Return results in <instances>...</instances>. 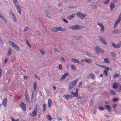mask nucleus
Instances as JSON below:
<instances>
[{
	"mask_svg": "<svg viewBox=\"0 0 121 121\" xmlns=\"http://www.w3.org/2000/svg\"><path fill=\"white\" fill-rule=\"evenodd\" d=\"M46 116L48 120L51 121L52 119V118L49 115H47Z\"/></svg>",
	"mask_w": 121,
	"mask_h": 121,
	"instance_id": "nucleus-32",
	"label": "nucleus"
},
{
	"mask_svg": "<svg viewBox=\"0 0 121 121\" xmlns=\"http://www.w3.org/2000/svg\"><path fill=\"white\" fill-rule=\"evenodd\" d=\"M99 108L101 110H104V108L102 107H99Z\"/></svg>",
	"mask_w": 121,
	"mask_h": 121,
	"instance_id": "nucleus-53",
	"label": "nucleus"
},
{
	"mask_svg": "<svg viewBox=\"0 0 121 121\" xmlns=\"http://www.w3.org/2000/svg\"><path fill=\"white\" fill-rule=\"evenodd\" d=\"M1 42L3 44H4V41L3 39H2L1 41Z\"/></svg>",
	"mask_w": 121,
	"mask_h": 121,
	"instance_id": "nucleus-64",
	"label": "nucleus"
},
{
	"mask_svg": "<svg viewBox=\"0 0 121 121\" xmlns=\"http://www.w3.org/2000/svg\"><path fill=\"white\" fill-rule=\"evenodd\" d=\"M90 78H91L93 79H95V76L93 73H91L87 76L88 79H89Z\"/></svg>",
	"mask_w": 121,
	"mask_h": 121,
	"instance_id": "nucleus-12",
	"label": "nucleus"
},
{
	"mask_svg": "<svg viewBox=\"0 0 121 121\" xmlns=\"http://www.w3.org/2000/svg\"><path fill=\"white\" fill-rule=\"evenodd\" d=\"M78 80V78H77L76 80L70 82L69 84L68 90V91L70 90L73 88L75 86V84L77 82Z\"/></svg>",
	"mask_w": 121,
	"mask_h": 121,
	"instance_id": "nucleus-1",
	"label": "nucleus"
},
{
	"mask_svg": "<svg viewBox=\"0 0 121 121\" xmlns=\"http://www.w3.org/2000/svg\"><path fill=\"white\" fill-rule=\"evenodd\" d=\"M40 53L43 55H45V52L42 49H40Z\"/></svg>",
	"mask_w": 121,
	"mask_h": 121,
	"instance_id": "nucleus-38",
	"label": "nucleus"
},
{
	"mask_svg": "<svg viewBox=\"0 0 121 121\" xmlns=\"http://www.w3.org/2000/svg\"><path fill=\"white\" fill-rule=\"evenodd\" d=\"M104 66L105 67V68H104L105 69V70H106V71H108L109 69V68L108 67H106V66Z\"/></svg>",
	"mask_w": 121,
	"mask_h": 121,
	"instance_id": "nucleus-50",
	"label": "nucleus"
},
{
	"mask_svg": "<svg viewBox=\"0 0 121 121\" xmlns=\"http://www.w3.org/2000/svg\"><path fill=\"white\" fill-rule=\"evenodd\" d=\"M103 74L105 75L106 76H107L108 73L107 72V71H106V70H104V71L103 73Z\"/></svg>",
	"mask_w": 121,
	"mask_h": 121,
	"instance_id": "nucleus-44",
	"label": "nucleus"
},
{
	"mask_svg": "<svg viewBox=\"0 0 121 121\" xmlns=\"http://www.w3.org/2000/svg\"><path fill=\"white\" fill-rule=\"evenodd\" d=\"M95 64L97 65L98 66L101 67L103 68H105V67L104 66V65H99V64L97 63H96Z\"/></svg>",
	"mask_w": 121,
	"mask_h": 121,
	"instance_id": "nucleus-36",
	"label": "nucleus"
},
{
	"mask_svg": "<svg viewBox=\"0 0 121 121\" xmlns=\"http://www.w3.org/2000/svg\"><path fill=\"white\" fill-rule=\"evenodd\" d=\"M17 8V10L18 12L20 15L21 14V10L20 6L16 7Z\"/></svg>",
	"mask_w": 121,
	"mask_h": 121,
	"instance_id": "nucleus-17",
	"label": "nucleus"
},
{
	"mask_svg": "<svg viewBox=\"0 0 121 121\" xmlns=\"http://www.w3.org/2000/svg\"><path fill=\"white\" fill-rule=\"evenodd\" d=\"M97 24L99 25L100 26V27H101L104 26L103 25L102 23H97Z\"/></svg>",
	"mask_w": 121,
	"mask_h": 121,
	"instance_id": "nucleus-47",
	"label": "nucleus"
},
{
	"mask_svg": "<svg viewBox=\"0 0 121 121\" xmlns=\"http://www.w3.org/2000/svg\"><path fill=\"white\" fill-rule=\"evenodd\" d=\"M11 51V48H9V49L8 53L7 54V56H9L11 55L12 54Z\"/></svg>",
	"mask_w": 121,
	"mask_h": 121,
	"instance_id": "nucleus-23",
	"label": "nucleus"
},
{
	"mask_svg": "<svg viewBox=\"0 0 121 121\" xmlns=\"http://www.w3.org/2000/svg\"><path fill=\"white\" fill-rule=\"evenodd\" d=\"M119 31L118 30L116 29L112 31V33L114 34H118L120 33Z\"/></svg>",
	"mask_w": 121,
	"mask_h": 121,
	"instance_id": "nucleus-24",
	"label": "nucleus"
},
{
	"mask_svg": "<svg viewBox=\"0 0 121 121\" xmlns=\"http://www.w3.org/2000/svg\"><path fill=\"white\" fill-rule=\"evenodd\" d=\"M61 30L60 31H67V29L66 28L63 29L62 28V29H61Z\"/></svg>",
	"mask_w": 121,
	"mask_h": 121,
	"instance_id": "nucleus-49",
	"label": "nucleus"
},
{
	"mask_svg": "<svg viewBox=\"0 0 121 121\" xmlns=\"http://www.w3.org/2000/svg\"><path fill=\"white\" fill-rule=\"evenodd\" d=\"M112 45H113V46L114 47V48H119V47H117V45H115L113 43H112Z\"/></svg>",
	"mask_w": 121,
	"mask_h": 121,
	"instance_id": "nucleus-43",
	"label": "nucleus"
},
{
	"mask_svg": "<svg viewBox=\"0 0 121 121\" xmlns=\"http://www.w3.org/2000/svg\"><path fill=\"white\" fill-rule=\"evenodd\" d=\"M69 76V74L68 73H67L64 74V75H63L60 78V80L62 81L64 80L67 77Z\"/></svg>",
	"mask_w": 121,
	"mask_h": 121,
	"instance_id": "nucleus-7",
	"label": "nucleus"
},
{
	"mask_svg": "<svg viewBox=\"0 0 121 121\" xmlns=\"http://www.w3.org/2000/svg\"><path fill=\"white\" fill-rule=\"evenodd\" d=\"M119 99L117 97H115L113 99V101L114 102H115L118 101L119 100Z\"/></svg>",
	"mask_w": 121,
	"mask_h": 121,
	"instance_id": "nucleus-31",
	"label": "nucleus"
},
{
	"mask_svg": "<svg viewBox=\"0 0 121 121\" xmlns=\"http://www.w3.org/2000/svg\"><path fill=\"white\" fill-rule=\"evenodd\" d=\"M13 21H15V22H17V20L16 17L14 18H13Z\"/></svg>",
	"mask_w": 121,
	"mask_h": 121,
	"instance_id": "nucleus-62",
	"label": "nucleus"
},
{
	"mask_svg": "<svg viewBox=\"0 0 121 121\" xmlns=\"http://www.w3.org/2000/svg\"><path fill=\"white\" fill-rule=\"evenodd\" d=\"M9 43L10 44H12V46L14 48L16 47L17 46L16 44H15L12 41H9Z\"/></svg>",
	"mask_w": 121,
	"mask_h": 121,
	"instance_id": "nucleus-22",
	"label": "nucleus"
},
{
	"mask_svg": "<svg viewBox=\"0 0 121 121\" xmlns=\"http://www.w3.org/2000/svg\"><path fill=\"white\" fill-rule=\"evenodd\" d=\"M121 21V20L118 19L116 20L115 23V24L114 25V28H115L116 27L118 24Z\"/></svg>",
	"mask_w": 121,
	"mask_h": 121,
	"instance_id": "nucleus-15",
	"label": "nucleus"
},
{
	"mask_svg": "<svg viewBox=\"0 0 121 121\" xmlns=\"http://www.w3.org/2000/svg\"><path fill=\"white\" fill-rule=\"evenodd\" d=\"M110 54L113 58H116V55L114 52H111L110 53Z\"/></svg>",
	"mask_w": 121,
	"mask_h": 121,
	"instance_id": "nucleus-26",
	"label": "nucleus"
},
{
	"mask_svg": "<svg viewBox=\"0 0 121 121\" xmlns=\"http://www.w3.org/2000/svg\"><path fill=\"white\" fill-rule=\"evenodd\" d=\"M95 50L96 52L99 54V52L104 53V51L101 48L98 46H96L95 48Z\"/></svg>",
	"mask_w": 121,
	"mask_h": 121,
	"instance_id": "nucleus-4",
	"label": "nucleus"
},
{
	"mask_svg": "<svg viewBox=\"0 0 121 121\" xmlns=\"http://www.w3.org/2000/svg\"><path fill=\"white\" fill-rule=\"evenodd\" d=\"M71 67L73 70L75 69L76 68V67L73 65H71Z\"/></svg>",
	"mask_w": 121,
	"mask_h": 121,
	"instance_id": "nucleus-40",
	"label": "nucleus"
},
{
	"mask_svg": "<svg viewBox=\"0 0 121 121\" xmlns=\"http://www.w3.org/2000/svg\"><path fill=\"white\" fill-rule=\"evenodd\" d=\"M37 105L36 107L35 108V109L33 111L31 114V115L34 117H35L37 115Z\"/></svg>",
	"mask_w": 121,
	"mask_h": 121,
	"instance_id": "nucleus-10",
	"label": "nucleus"
},
{
	"mask_svg": "<svg viewBox=\"0 0 121 121\" xmlns=\"http://www.w3.org/2000/svg\"><path fill=\"white\" fill-rule=\"evenodd\" d=\"M110 0H106L103 2V3L105 4H107L109 2Z\"/></svg>",
	"mask_w": 121,
	"mask_h": 121,
	"instance_id": "nucleus-35",
	"label": "nucleus"
},
{
	"mask_svg": "<svg viewBox=\"0 0 121 121\" xmlns=\"http://www.w3.org/2000/svg\"><path fill=\"white\" fill-rule=\"evenodd\" d=\"M28 76H26L25 75H24V79H26H26H28Z\"/></svg>",
	"mask_w": 121,
	"mask_h": 121,
	"instance_id": "nucleus-61",
	"label": "nucleus"
},
{
	"mask_svg": "<svg viewBox=\"0 0 121 121\" xmlns=\"http://www.w3.org/2000/svg\"><path fill=\"white\" fill-rule=\"evenodd\" d=\"M72 60H73V62L74 63H77L78 64L79 61L78 59H72Z\"/></svg>",
	"mask_w": 121,
	"mask_h": 121,
	"instance_id": "nucleus-29",
	"label": "nucleus"
},
{
	"mask_svg": "<svg viewBox=\"0 0 121 121\" xmlns=\"http://www.w3.org/2000/svg\"><path fill=\"white\" fill-rule=\"evenodd\" d=\"M11 119L12 120V121H19L18 119H17V120H15L13 118H12Z\"/></svg>",
	"mask_w": 121,
	"mask_h": 121,
	"instance_id": "nucleus-55",
	"label": "nucleus"
},
{
	"mask_svg": "<svg viewBox=\"0 0 121 121\" xmlns=\"http://www.w3.org/2000/svg\"><path fill=\"white\" fill-rule=\"evenodd\" d=\"M62 29V27L60 26L57 27H54L51 29V30L54 32L60 31L61 29Z\"/></svg>",
	"mask_w": 121,
	"mask_h": 121,
	"instance_id": "nucleus-5",
	"label": "nucleus"
},
{
	"mask_svg": "<svg viewBox=\"0 0 121 121\" xmlns=\"http://www.w3.org/2000/svg\"><path fill=\"white\" fill-rule=\"evenodd\" d=\"M70 94L71 95H73L74 97H77L78 96V93H77L76 92L74 93L72 92H71Z\"/></svg>",
	"mask_w": 121,
	"mask_h": 121,
	"instance_id": "nucleus-20",
	"label": "nucleus"
},
{
	"mask_svg": "<svg viewBox=\"0 0 121 121\" xmlns=\"http://www.w3.org/2000/svg\"><path fill=\"white\" fill-rule=\"evenodd\" d=\"M34 87L35 90L37 87V83L34 82Z\"/></svg>",
	"mask_w": 121,
	"mask_h": 121,
	"instance_id": "nucleus-33",
	"label": "nucleus"
},
{
	"mask_svg": "<svg viewBox=\"0 0 121 121\" xmlns=\"http://www.w3.org/2000/svg\"><path fill=\"white\" fill-rule=\"evenodd\" d=\"M14 48L17 51H20V49L19 47L17 46Z\"/></svg>",
	"mask_w": 121,
	"mask_h": 121,
	"instance_id": "nucleus-41",
	"label": "nucleus"
},
{
	"mask_svg": "<svg viewBox=\"0 0 121 121\" xmlns=\"http://www.w3.org/2000/svg\"><path fill=\"white\" fill-rule=\"evenodd\" d=\"M110 91V93L112 95H115L116 94V93L115 92V91L113 90H111Z\"/></svg>",
	"mask_w": 121,
	"mask_h": 121,
	"instance_id": "nucleus-30",
	"label": "nucleus"
},
{
	"mask_svg": "<svg viewBox=\"0 0 121 121\" xmlns=\"http://www.w3.org/2000/svg\"><path fill=\"white\" fill-rule=\"evenodd\" d=\"M86 59H82L81 60V61L82 62H86Z\"/></svg>",
	"mask_w": 121,
	"mask_h": 121,
	"instance_id": "nucleus-60",
	"label": "nucleus"
},
{
	"mask_svg": "<svg viewBox=\"0 0 121 121\" xmlns=\"http://www.w3.org/2000/svg\"><path fill=\"white\" fill-rule=\"evenodd\" d=\"M118 87V83L117 82H114L113 86V87L114 89H117Z\"/></svg>",
	"mask_w": 121,
	"mask_h": 121,
	"instance_id": "nucleus-18",
	"label": "nucleus"
},
{
	"mask_svg": "<svg viewBox=\"0 0 121 121\" xmlns=\"http://www.w3.org/2000/svg\"><path fill=\"white\" fill-rule=\"evenodd\" d=\"M84 27L83 26H80L78 25H76L74 26H70L69 29L73 30H76L78 29H82L83 27Z\"/></svg>",
	"mask_w": 121,
	"mask_h": 121,
	"instance_id": "nucleus-2",
	"label": "nucleus"
},
{
	"mask_svg": "<svg viewBox=\"0 0 121 121\" xmlns=\"http://www.w3.org/2000/svg\"><path fill=\"white\" fill-rule=\"evenodd\" d=\"M14 5L16 7L19 6V2L17 0H13Z\"/></svg>",
	"mask_w": 121,
	"mask_h": 121,
	"instance_id": "nucleus-14",
	"label": "nucleus"
},
{
	"mask_svg": "<svg viewBox=\"0 0 121 121\" xmlns=\"http://www.w3.org/2000/svg\"><path fill=\"white\" fill-rule=\"evenodd\" d=\"M29 29V28L28 26H26L24 29V32H25L27 30Z\"/></svg>",
	"mask_w": 121,
	"mask_h": 121,
	"instance_id": "nucleus-46",
	"label": "nucleus"
},
{
	"mask_svg": "<svg viewBox=\"0 0 121 121\" xmlns=\"http://www.w3.org/2000/svg\"><path fill=\"white\" fill-rule=\"evenodd\" d=\"M73 96L70 95L68 94H66V95H64L63 96V98L67 100L73 98Z\"/></svg>",
	"mask_w": 121,
	"mask_h": 121,
	"instance_id": "nucleus-9",
	"label": "nucleus"
},
{
	"mask_svg": "<svg viewBox=\"0 0 121 121\" xmlns=\"http://www.w3.org/2000/svg\"><path fill=\"white\" fill-rule=\"evenodd\" d=\"M75 16V15L74 13H73L71 15L68 16V18L69 19H71L74 18Z\"/></svg>",
	"mask_w": 121,
	"mask_h": 121,
	"instance_id": "nucleus-21",
	"label": "nucleus"
},
{
	"mask_svg": "<svg viewBox=\"0 0 121 121\" xmlns=\"http://www.w3.org/2000/svg\"><path fill=\"white\" fill-rule=\"evenodd\" d=\"M105 29L104 26L101 27V28L100 29V30L101 32H102L104 31V30Z\"/></svg>",
	"mask_w": 121,
	"mask_h": 121,
	"instance_id": "nucleus-45",
	"label": "nucleus"
},
{
	"mask_svg": "<svg viewBox=\"0 0 121 121\" xmlns=\"http://www.w3.org/2000/svg\"><path fill=\"white\" fill-rule=\"evenodd\" d=\"M61 59L62 60V61L63 62H65V60L64 58L62 57H61Z\"/></svg>",
	"mask_w": 121,
	"mask_h": 121,
	"instance_id": "nucleus-63",
	"label": "nucleus"
},
{
	"mask_svg": "<svg viewBox=\"0 0 121 121\" xmlns=\"http://www.w3.org/2000/svg\"><path fill=\"white\" fill-rule=\"evenodd\" d=\"M45 14L46 15V16L49 18H50L51 17V13L47 12H46L45 13Z\"/></svg>",
	"mask_w": 121,
	"mask_h": 121,
	"instance_id": "nucleus-25",
	"label": "nucleus"
},
{
	"mask_svg": "<svg viewBox=\"0 0 121 121\" xmlns=\"http://www.w3.org/2000/svg\"><path fill=\"white\" fill-rule=\"evenodd\" d=\"M115 6L114 3H111L110 4V8L111 10L113 9Z\"/></svg>",
	"mask_w": 121,
	"mask_h": 121,
	"instance_id": "nucleus-19",
	"label": "nucleus"
},
{
	"mask_svg": "<svg viewBox=\"0 0 121 121\" xmlns=\"http://www.w3.org/2000/svg\"><path fill=\"white\" fill-rule=\"evenodd\" d=\"M43 112H45L46 109V105L45 104H43Z\"/></svg>",
	"mask_w": 121,
	"mask_h": 121,
	"instance_id": "nucleus-28",
	"label": "nucleus"
},
{
	"mask_svg": "<svg viewBox=\"0 0 121 121\" xmlns=\"http://www.w3.org/2000/svg\"><path fill=\"white\" fill-rule=\"evenodd\" d=\"M104 107L107 109L108 111L110 112L111 110V107L109 105H106L104 106Z\"/></svg>",
	"mask_w": 121,
	"mask_h": 121,
	"instance_id": "nucleus-16",
	"label": "nucleus"
},
{
	"mask_svg": "<svg viewBox=\"0 0 121 121\" xmlns=\"http://www.w3.org/2000/svg\"><path fill=\"white\" fill-rule=\"evenodd\" d=\"M25 96L26 97V100L27 101H29L30 99L29 98V96L28 95V93L27 91H26L25 92Z\"/></svg>",
	"mask_w": 121,
	"mask_h": 121,
	"instance_id": "nucleus-11",
	"label": "nucleus"
},
{
	"mask_svg": "<svg viewBox=\"0 0 121 121\" xmlns=\"http://www.w3.org/2000/svg\"><path fill=\"white\" fill-rule=\"evenodd\" d=\"M92 60L91 59H86V62L88 64H90L92 63Z\"/></svg>",
	"mask_w": 121,
	"mask_h": 121,
	"instance_id": "nucleus-27",
	"label": "nucleus"
},
{
	"mask_svg": "<svg viewBox=\"0 0 121 121\" xmlns=\"http://www.w3.org/2000/svg\"><path fill=\"white\" fill-rule=\"evenodd\" d=\"M63 20L64 21V22H66V23H68V21L65 19H63Z\"/></svg>",
	"mask_w": 121,
	"mask_h": 121,
	"instance_id": "nucleus-56",
	"label": "nucleus"
},
{
	"mask_svg": "<svg viewBox=\"0 0 121 121\" xmlns=\"http://www.w3.org/2000/svg\"><path fill=\"white\" fill-rule=\"evenodd\" d=\"M104 61L105 63H109V60L108 58H106L104 59Z\"/></svg>",
	"mask_w": 121,
	"mask_h": 121,
	"instance_id": "nucleus-34",
	"label": "nucleus"
},
{
	"mask_svg": "<svg viewBox=\"0 0 121 121\" xmlns=\"http://www.w3.org/2000/svg\"><path fill=\"white\" fill-rule=\"evenodd\" d=\"M57 119L58 121H60L61 120L62 118L60 117H59L57 118Z\"/></svg>",
	"mask_w": 121,
	"mask_h": 121,
	"instance_id": "nucleus-59",
	"label": "nucleus"
},
{
	"mask_svg": "<svg viewBox=\"0 0 121 121\" xmlns=\"http://www.w3.org/2000/svg\"><path fill=\"white\" fill-rule=\"evenodd\" d=\"M82 82H80L79 83L78 85V86L79 88H80L81 87V86H82Z\"/></svg>",
	"mask_w": 121,
	"mask_h": 121,
	"instance_id": "nucleus-42",
	"label": "nucleus"
},
{
	"mask_svg": "<svg viewBox=\"0 0 121 121\" xmlns=\"http://www.w3.org/2000/svg\"><path fill=\"white\" fill-rule=\"evenodd\" d=\"M52 100L50 99H48V103L52 104Z\"/></svg>",
	"mask_w": 121,
	"mask_h": 121,
	"instance_id": "nucleus-54",
	"label": "nucleus"
},
{
	"mask_svg": "<svg viewBox=\"0 0 121 121\" xmlns=\"http://www.w3.org/2000/svg\"><path fill=\"white\" fill-rule=\"evenodd\" d=\"M10 13L12 15V16L14 15L13 12V11H12L11 9H10Z\"/></svg>",
	"mask_w": 121,
	"mask_h": 121,
	"instance_id": "nucleus-48",
	"label": "nucleus"
},
{
	"mask_svg": "<svg viewBox=\"0 0 121 121\" xmlns=\"http://www.w3.org/2000/svg\"><path fill=\"white\" fill-rule=\"evenodd\" d=\"M7 101V98H4L3 100V101L2 103V104L4 106H7L6 103Z\"/></svg>",
	"mask_w": 121,
	"mask_h": 121,
	"instance_id": "nucleus-13",
	"label": "nucleus"
},
{
	"mask_svg": "<svg viewBox=\"0 0 121 121\" xmlns=\"http://www.w3.org/2000/svg\"><path fill=\"white\" fill-rule=\"evenodd\" d=\"M26 44H27L30 47H31V46L30 45L29 42L28 41L27 39H26Z\"/></svg>",
	"mask_w": 121,
	"mask_h": 121,
	"instance_id": "nucleus-39",
	"label": "nucleus"
},
{
	"mask_svg": "<svg viewBox=\"0 0 121 121\" xmlns=\"http://www.w3.org/2000/svg\"><path fill=\"white\" fill-rule=\"evenodd\" d=\"M78 64H79L80 65H84V64L82 63V62H79V63H78Z\"/></svg>",
	"mask_w": 121,
	"mask_h": 121,
	"instance_id": "nucleus-57",
	"label": "nucleus"
},
{
	"mask_svg": "<svg viewBox=\"0 0 121 121\" xmlns=\"http://www.w3.org/2000/svg\"><path fill=\"white\" fill-rule=\"evenodd\" d=\"M35 77L37 79H39V80H40V78H39L38 77L37 75L36 74H35Z\"/></svg>",
	"mask_w": 121,
	"mask_h": 121,
	"instance_id": "nucleus-51",
	"label": "nucleus"
},
{
	"mask_svg": "<svg viewBox=\"0 0 121 121\" xmlns=\"http://www.w3.org/2000/svg\"><path fill=\"white\" fill-rule=\"evenodd\" d=\"M20 106L23 110L25 111L26 110V104L23 102L21 103L20 104Z\"/></svg>",
	"mask_w": 121,
	"mask_h": 121,
	"instance_id": "nucleus-8",
	"label": "nucleus"
},
{
	"mask_svg": "<svg viewBox=\"0 0 121 121\" xmlns=\"http://www.w3.org/2000/svg\"><path fill=\"white\" fill-rule=\"evenodd\" d=\"M76 14L78 17L82 19H83L87 16L86 14L82 13L80 12H77L76 13Z\"/></svg>",
	"mask_w": 121,
	"mask_h": 121,
	"instance_id": "nucleus-3",
	"label": "nucleus"
},
{
	"mask_svg": "<svg viewBox=\"0 0 121 121\" xmlns=\"http://www.w3.org/2000/svg\"><path fill=\"white\" fill-rule=\"evenodd\" d=\"M120 75V74H119L115 73L113 75V77L115 78H116L117 77H119V76Z\"/></svg>",
	"mask_w": 121,
	"mask_h": 121,
	"instance_id": "nucleus-37",
	"label": "nucleus"
},
{
	"mask_svg": "<svg viewBox=\"0 0 121 121\" xmlns=\"http://www.w3.org/2000/svg\"><path fill=\"white\" fill-rule=\"evenodd\" d=\"M98 37L99 38V40L101 42L105 45L107 44V43L106 42L105 40L102 37L99 36Z\"/></svg>",
	"mask_w": 121,
	"mask_h": 121,
	"instance_id": "nucleus-6",
	"label": "nucleus"
},
{
	"mask_svg": "<svg viewBox=\"0 0 121 121\" xmlns=\"http://www.w3.org/2000/svg\"><path fill=\"white\" fill-rule=\"evenodd\" d=\"M118 19L121 20V13L120 14L118 17Z\"/></svg>",
	"mask_w": 121,
	"mask_h": 121,
	"instance_id": "nucleus-52",
	"label": "nucleus"
},
{
	"mask_svg": "<svg viewBox=\"0 0 121 121\" xmlns=\"http://www.w3.org/2000/svg\"><path fill=\"white\" fill-rule=\"evenodd\" d=\"M59 67L60 69H61L62 68V66L61 65H59Z\"/></svg>",
	"mask_w": 121,
	"mask_h": 121,
	"instance_id": "nucleus-58",
	"label": "nucleus"
}]
</instances>
